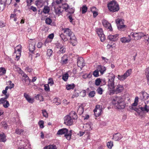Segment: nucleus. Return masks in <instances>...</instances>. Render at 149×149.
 <instances>
[{
    "label": "nucleus",
    "instance_id": "nucleus-43",
    "mask_svg": "<svg viewBox=\"0 0 149 149\" xmlns=\"http://www.w3.org/2000/svg\"><path fill=\"white\" fill-rule=\"evenodd\" d=\"M107 146L108 148L111 149L113 146V143L111 141L108 142L107 143Z\"/></svg>",
    "mask_w": 149,
    "mask_h": 149
},
{
    "label": "nucleus",
    "instance_id": "nucleus-51",
    "mask_svg": "<svg viewBox=\"0 0 149 149\" xmlns=\"http://www.w3.org/2000/svg\"><path fill=\"white\" fill-rule=\"evenodd\" d=\"M61 8L60 7L55 8V12L56 14H59L61 13Z\"/></svg>",
    "mask_w": 149,
    "mask_h": 149
},
{
    "label": "nucleus",
    "instance_id": "nucleus-26",
    "mask_svg": "<svg viewBox=\"0 0 149 149\" xmlns=\"http://www.w3.org/2000/svg\"><path fill=\"white\" fill-rule=\"evenodd\" d=\"M36 4L38 7H42L43 5V1L42 0H38L36 1Z\"/></svg>",
    "mask_w": 149,
    "mask_h": 149
},
{
    "label": "nucleus",
    "instance_id": "nucleus-31",
    "mask_svg": "<svg viewBox=\"0 0 149 149\" xmlns=\"http://www.w3.org/2000/svg\"><path fill=\"white\" fill-rule=\"evenodd\" d=\"M132 70L131 69H129L127 70L124 74V76L126 78L129 76L132 73Z\"/></svg>",
    "mask_w": 149,
    "mask_h": 149
},
{
    "label": "nucleus",
    "instance_id": "nucleus-54",
    "mask_svg": "<svg viewBox=\"0 0 149 149\" xmlns=\"http://www.w3.org/2000/svg\"><path fill=\"white\" fill-rule=\"evenodd\" d=\"M93 75L95 77H97L99 76V72L97 70H95L93 72Z\"/></svg>",
    "mask_w": 149,
    "mask_h": 149
},
{
    "label": "nucleus",
    "instance_id": "nucleus-56",
    "mask_svg": "<svg viewBox=\"0 0 149 149\" xmlns=\"http://www.w3.org/2000/svg\"><path fill=\"white\" fill-rule=\"evenodd\" d=\"M97 93L98 94L100 95H101L102 94V89L101 88L99 87L97 89Z\"/></svg>",
    "mask_w": 149,
    "mask_h": 149
},
{
    "label": "nucleus",
    "instance_id": "nucleus-21",
    "mask_svg": "<svg viewBox=\"0 0 149 149\" xmlns=\"http://www.w3.org/2000/svg\"><path fill=\"white\" fill-rule=\"evenodd\" d=\"M5 0H1L0 4V11H2L3 10L6 4L5 2Z\"/></svg>",
    "mask_w": 149,
    "mask_h": 149
},
{
    "label": "nucleus",
    "instance_id": "nucleus-17",
    "mask_svg": "<svg viewBox=\"0 0 149 149\" xmlns=\"http://www.w3.org/2000/svg\"><path fill=\"white\" fill-rule=\"evenodd\" d=\"M118 36V34L114 35H110L108 36V38L111 41H114L117 40Z\"/></svg>",
    "mask_w": 149,
    "mask_h": 149
},
{
    "label": "nucleus",
    "instance_id": "nucleus-55",
    "mask_svg": "<svg viewBox=\"0 0 149 149\" xmlns=\"http://www.w3.org/2000/svg\"><path fill=\"white\" fill-rule=\"evenodd\" d=\"M42 113L43 114V116L46 118L48 116V114L46 111L45 110H42Z\"/></svg>",
    "mask_w": 149,
    "mask_h": 149
},
{
    "label": "nucleus",
    "instance_id": "nucleus-22",
    "mask_svg": "<svg viewBox=\"0 0 149 149\" xmlns=\"http://www.w3.org/2000/svg\"><path fill=\"white\" fill-rule=\"evenodd\" d=\"M60 48V50L57 52V54L58 55H59L61 54H64L65 53V47H61Z\"/></svg>",
    "mask_w": 149,
    "mask_h": 149
},
{
    "label": "nucleus",
    "instance_id": "nucleus-46",
    "mask_svg": "<svg viewBox=\"0 0 149 149\" xmlns=\"http://www.w3.org/2000/svg\"><path fill=\"white\" fill-rule=\"evenodd\" d=\"M62 8L63 9H65L67 11H68V9L69 8V6L67 4L65 3L63 5Z\"/></svg>",
    "mask_w": 149,
    "mask_h": 149
},
{
    "label": "nucleus",
    "instance_id": "nucleus-38",
    "mask_svg": "<svg viewBox=\"0 0 149 149\" xmlns=\"http://www.w3.org/2000/svg\"><path fill=\"white\" fill-rule=\"evenodd\" d=\"M139 97H136L134 99V102L132 104V106H136L138 104V102Z\"/></svg>",
    "mask_w": 149,
    "mask_h": 149
},
{
    "label": "nucleus",
    "instance_id": "nucleus-52",
    "mask_svg": "<svg viewBox=\"0 0 149 149\" xmlns=\"http://www.w3.org/2000/svg\"><path fill=\"white\" fill-rule=\"evenodd\" d=\"M71 134L70 133H69L65 135V137L68 140H70L71 138Z\"/></svg>",
    "mask_w": 149,
    "mask_h": 149
},
{
    "label": "nucleus",
    "instance_id": "nucleus-7",
    "mask_svg": "<svg viewBox=\"0 0 149 149\" xmlns=\"http://www.w3.org/2000/svg\"><path fill=\"white\" fill-rule=\"evenodd\" d=\"M140 99L142 100H146L148 103L149 102V96L146 92L142 91L140 93Z\"/></svg>",
    "mask_w": 149,
    "mask_h": 149
},
{
    "label": "nucleus",
    "instance_id": "nucleus-41",
    "mask_svg": "<svg viewBox=\"0 0 149 149\" xmlns=\"http://www.w3.org/2000/svg\"><path fill=\"white\" fill-rule=\"evenodd\" d=\"M145 74L147 78L149 77V67L146 69L145 70Z\"/></svg>",
    "mask_w": 149,
    "mask_h": 149
},
{
    "label": "nucleus",
    "instance_id": "nucleus-20",
    "mask_svg": "<svg viewBox=\"0 0 149 149\" xmlns=\"http://www.w3.org/2000/svg\"><path fill=\"white\" fill-rule=\"evenodd\" d=\"M68 130L66 128H63L59 130L57 132L58 135H62L68 133Z\"/></svg>",
    "mask_w": 149,
    "mask_h": 149
},
{
    "label": "nucleus",
    "instance_id": "nucleus-6",
    "mask_svg": "<svg viewBox=\"0 0 149 149\" xmlns=\"http://www.w3.org/2000/svg\"><path fill=\"white\" fill-rule=\"evenodd\" d=\"M102 107L100 105H97L93 110L94 114L96 117L99 116L102 114Z\"/></svg>",
    "mask_w": 149,
    "mask_h": 149
},
{
    "label": "nucleus",
    "instance_id": "nucleus-8",
    "mask_svg": "<svg viewBox=\"0 0 149 149\" xmlns=\"http://www.w3.org/2000/svg\"><path fill=\"white\" fill-rule=\"evenodd\" d=\"M64 123L67 125H71L73 124V120L69 115L65 116L64 118Z\"/></svg>",
    "mask_w": 149,
    "mask_h": 149
},
{
    "label": "nucleus",
    "instance_id": "nucleus-23",
    "mask_svg": "<svg viewBox=\"0 0 149 149\" xmlns=\"http://www.w3.org/2000/svg\"><path fill=\"white\" fill-rule=\"evenodd\" d=\"M69 115L73 120H76L77 118V114L74 111H71Z\"/></svg>",
    "mask_w": 149,
    "mask_h": 149
},
{
    "label": "nucleus",
    "instance_id": "nucleus-16",
    "mask_svg": "<svg viewBox=\"0 0 149 149\" xmlns=\"http://www.w3.org/2000/svg\"><path fill=\"white\" fill-rule=\"evenodd\" d=\"M123 137V136L121 134L117 133L113 135V139L115 141H118L122 138Z\"/></svg>",
    "mask_w": 149,
    "mask_h": 149
},
{
    "label": "nucleus",
    "instance_id": "nucleus-18",
    "mask_svg": "<svg viewBox=\"0 0 149 149\" xmlns=\"http://www.w3.org/2000/svg\"><path fill=\"white\" fill-rule=\"evenodd\" d=\"M129 38L124 37L120 38V41L123 43L129 42L131 40V39L130 35H129Z\"/></svg>",
    "mask_w": 149,
    "mask_h": 149
},
{
    "label": "nucleus",
    "instance_id": "nucleus-32",
    "mask_svg": "<svg viewBox=\"0 0 149 149\" xmlns=\"http://www.w3.org/2000/svg\"><path fill=\"white\" fill-rule=\"evenodd\" d=\"M84 111V108L82 106L79 107L77 110L78 113L80 115L82 114Z\"/></svg>",
    "mask_w": 149,
    "mask_h": 149
},
{
    "label": "nucleus",
    "instance_id": "nucleus-63",
    "mask_svg": "<svg viewBox=\"0 0 149 149\" xmlns=\"http://www.w3.org/2000/svg\"><path fill=\"white\" fill-rule=\"evenodd\" d=\"M6 26V23L3 21H0V28H3Z\"/></svg>",
    "mask_w": 149,
    "mask_h": 149
},
{
    "label": "nucleus",
    "instance_id": "nucleus-19",
    "mask_svg": "<svg viewBox=\"0 0 149 149\" xmlns=\"http://www.w3.org/2000/svg\"><path fill=\"white\" fill-rule=\"evenodd\" d=\"M24 96L29 103H32L34 102V99L30 97L28 94L26 93H24Z\"/></svg>",
    "mask_w": 149,
    "mask_h": 149
},
{
    "label": "nucleus",
    "instance_id": "nucleus-62",
    "mask_svg": "<svg viewBox=\"0 0 149 149\" xmlns=\"http://www.w3.org/2000/svg\"><path fill=\"white\" fill-rule=\"evenodd\" d=\"M12 82L10 81H8V83L10 85V89H11L12 88H13L14 86V84L13 83L11 84Z\"/></svg>",
    "mask_w": 149,
    "mask_h": 149
},
{
    "label": "nucleus",
    "instance_id": "nucleus-39",
    "mask_svg": "<svg viewBox=\"0 0 149 149\" xmlns=\"http://www.w3.org/2000/svg\"><path fill=\"white\" fill-rule=\"evenodd\" d=\"M53 51L51 49H48L47 51V57L49 58L52 55Z\"/></svg>",
    "mask_w": 149,
    "mask_h": 149
},
{
    "label": "nucleus",
    "instance_id": "nucleus-36",
    "mask_svg": "<svg viewBox=\"0 0 149 149\" xmlns=\"http://www.w3.org/2000/svg\"><path fill=\"white\" fill-rule=\"evenodd\" d=\"M45 23L48 25H51L52 21L51 19L49 17L47 18L45 20Z\"/></svg>",
    "mask_w": 149,
    "mask_h": 149
},
{
    "label": "nucleus",
    "instance_id": "nucleus-27",
    "mask_svg": "<svg viewBox=\"0 0 149 149\" xmlns=\"http://www.w3.org/2000/svg\"><path fill=\"white\" fill-rule=\"evenodd\" d=\"M98 68L99 69V71L100 72L101 74H103L104 72L106 70V68L103 66L100 65L98 66Z\"/></svg>",
    "mask_w": 149,
    "mask_h": 149
},
{
    "label": "nucleus",
    "instance_id": "nucleus-33",
    "mask_svg": "<svg viewBox=\"0 0 149 149\" xmlns=\"http://www.w3.org/2000/svg\"><path fill=\"white\" fill-rule=\"evenodd\" d=\"M44 149H57L56 146L54 145H50L45 147Z\"/></svg>",
    "mask_w": 149,
    "mask_h": 149
},
{
    "label": "nucleus",
    "instance_id": "nucleus-61",
    "mask_svg": "<svg viewBox=\"0 0 149 149\" xmlns=\"http://www.w3.org/2000/svg\"><path fill=\"white\" fill-rule=\"evenodd\" d=\"M29 9L31 10H32L33 12H36L37 11V9L36 8L34 7L33 6H31L29 8Z\"/></svg>",
    "mask_w": 149,
    "mask_h": 149
},
{
    "label": "nucleus",
    "instance_id": "nucleus-44",
    "mask_svg": "<svg viewBox=\"0 0 149 149\" xmlns=\"http://www.w3.org/2000/svg\"><path fill=\"white\" fill-rule=\"evenodd\" d=\"M64 42L68 40V39L66 37L64 34H61L60 36Z\"/></svg>",
    "mask_w": 149,
    "mask_h": 149
},
{
    "label": "nucleus",
    "instance_id": "nucleus-5",
    "mask_svg": "<svg viewBox=\"0 0 149 149\" xmlns=\"http://www.w3.org/2000/svg\"><path fill=\"white\" fill-rule=\"evenodd\" d=\"M130 36H132V37L134 38V40H139L141 39L142 37H143L145 36H146V38L147 37V36H146L145 34L142 32L131 33Z\"/></svg>",
    "mask_w": 149,
    "mask_h": 149
},
{
    "label": "nucleus",
    "instance_id": "nucleus-1",
    "mask_svg": "<svg viewBox=\"0 0 149 149\" xmlns=\"http://www.w3.org/2000/svg\"><path fill=\"white\" fill-rule=\"evenodd\" d=\"M112 103L118 109H123L126 106L124 99L120 96H116L114 98Z\"/></svg>",
    "mask_w": 149,
    "mask_h": 149
},
{
    "label": "nucleus",
    "instance_id": "nucleus-60",
    "mask_svg": "<svg viewBox=\"0 0 149 149\" xmlns=\"http://www.w3.org/2000/svg\"><path fill=\"white\" fill-rule=\"evenodd\" d=\"M48 84H50V85H52L54 84V82L52 78H49V79Z\"/></svg>",
    "mask_w": 149,
    "mask_h": 149
},
{
    "label": "nucleus",
    "instance_id": "nucleus-57",
    "mask_svg": "<svg viewBox=\"0 0 149 149\" xmlns=\"http://www.w3.org/2000/svg\"><path fill=\"white\" fill-rule=\"evenodd\" d=\"M95 94V91H91L90 92L89 94V96L91 97H93L94 96Z\"/></svg>",
    "mask_w": 149,
    "mask_h": 149
},
{
    "label": "nucleus",
    "instance_id": "nucleus-13",
    "mask_svg": "<svg viewBox=\"0 0 149 149\" xmlns=\"http://www.w3.org/2000/svg\"><path fill=\"white\" fill-rule=\"evenodd\" d=\"M21 75L22 77V81L23 83L29 84L31 80L29 79L28 76L24 73H22Z\"/></svg>",
    "mask_w": 149,
    "mask_h": 149
},
{
    "label": "nucleus",
    "instance_id": "nucleus-12",
    "mask_svg": "<svg viewBox=\"0 0 149 149\" xmlns=\"http://www.w3.org/2000/svg\"><path fill=\"white\" fill-rule=\"evenodd\" d=\"M102 23L104 27L107 28L110 31H111L112 30L111 24L109 23L107 20L104 19H103L102 20Z\"/></svg>",
    "mask_w": 149,
    "mask_h": 149
},
{
    "label": "nucleus",
    "instance_id": "nucleus-42",
    "mask_svg": "<svg viewBox=\"0 0 149 149\" xmlns=\"http://www.w3.org/2000/svg\"><path fill=\"white\" fill-rule=\"evenodd\" d=\"M92 75L90 74H86L83 75L82 76L83 78L86 79L87 78H90L91 77Z\"/></svg>",
    "mask_w": 149,
    "mask_h": 149
},
{
    "label": "nucleus",
    "instance_id": "nucleus-15",
    "mask_svg": "<svg viewBox=\"0 0 149 149\" xmlns=\"http://www.w3.org/2000/svg\"><path fill=\"white\" fill-rule=\"evenodd\" d=\"M124 89L123 86L120 84L118 85L115 90H113V91L116 92V93L122 92Z\"/></svg>",
    "mask_w": 149,
    "mask_h": 149
},
{
    "label": "nucleus",
    "instance_id": "nucleus-14",
    "mask_svg": "<svg viewBox=\"0 0 149 149\" xmlns=\"http://www.w3.org/2000/svg\"><path fill=\"white\" fill-rule=\"evenodd\" d=\"M77 65L81 68H82L85 65V63H84V60L83 58L79 57L78 58Z\"/></svg>",
    "mask_w": 149,
    "mask_h": 149
},
{
    "label": "nucleus",
    "instance_id": "nucleus-34",
    "mask_svg": "<svg viewBox=\"0 0 149 149\" xmlns=\"http://www.w3.org/2000/svg\"><path fill=\"white\" fill-rule=\"evenodd\" d=\"M75 85L74 84H68L66 86V88L68 90L73 89Z\"/></svg>",
    "mask_w": 149,
    "mask_h": 149
},
{
    "label": "nucleus",
    "instance_id": "nucleus-11",
    "mask_svg": "<svg viewBox=\"0 0 149 149\" xmlns=\"http://www.w3.org/2000/svg\"><path fill=\"white\" fill-rule=\"evenodd\" d=\"M22 48V46L21 45H18L15 48V53H16V52H19V54H17L16 55V58L17 61H18L19 58V57L21 55V50Z\"/></svg>",
    "mask_w": 149,
    "mask_h": 149
},
{
    "label": "nucleus",
    "instance_id": "nucleus-59",
    "mask_svg": "<svg viewBox=\"0 0 149 149\" xmlns=\"http://www.w3.org/2000/svg\"><path fill=\"white\" fill-rule=\"evenodd\" d=\"M67 12H68L70 14H73L74 13V10L73 8H71V9L69 8V9H68Z\"/></svg>",
    "mask_w": 149,
    "mask_h": 149
},
{
    "label": "nucleus",
    "instance_id": "nucleus-64",
    "mask_svg": "<svg viewBox=\"0 0 149 149\" xmlns=\"http://www.w3.org/2000/svg\"><path fill=\"white\" fill-rule=\"evenodd\" d=\"M2 126L4 128L6 129L7 128V125L5 122H2Z\"/></svg>",
    "mask_w": 149,
    "mask_h": 149
},
{
    "label": "nucleus",
    "instance_id": "nucleus-10",
    "mask_svg": "<svg viewBox=\"0 0 149 149\" xmlns=\"http://www.w3.org/2000/svg\"><path fill=\"white\" fill-rule=\"evenodd\" d=\"M97 34L100 37V40L102 42L104 41L105 39V36L103 34V31L102 29L99 28L97 29Z\"/></svg>",
    "mask_w": 149,
    "mask_h": 149
},
{
    "label": "nucleus",
    "instance_id": "nucleus-3",
    "mask_svg": "<svg viewBox=\"0 0 149 149\" xmlns=\"http://www.w3.org/2000/svg\"><path fill=\"white\" fill-rule=\"evenodd\" d=\"M107 6L109 10L112 12H117L119 10L118 4L114 1L110 2L108 4Z\"/></svg>",
    "mask_w": 149,
    "mask_h": 149
},
{
    "label": "nucleus",
    "instance_id": "nucleus-50",
    "mask_svg": "<svg viewBox=\"0 0 149 149\" xmlns=\"http://www.w3.org/2000/svg\"><path fill=\"white\" fill-rule=\"evenodd\" d=\"M101 82V80L100 78L97 79L95 81V84L97 86H99Z\"/></svg>",
    "mask_w": 149,
    "mask_h": 149
},
{
    "label": "nucleus",
    "instance_id": "nucleus-4",
    "mask_svg": "<svg viewBox=\"0 0 149 149\" xmlns=\"http://www.w3.org/2000/svg\"><path fill=\"white\" fill-rule=\"evenodd\" d=\"M115 78V75L114 74H111L109 77V80L108 81L107 86L108 88L109 89L112 90V91L116 86V84L114 82Z\"/></svg>",
    "mask_w": 149,
    "mask_h": 149
},
{
    "label": "nucleus",
    "instance_id": "nucleus-49",
    "mask_svg": "<svg viewBox=\"0 0 149 149\" xmlns=\"http://www.w3.org/2000/svg\"><path fill=\"white\" fill-rule=\"evenodd\" d=\"M36 97L40 101H43L44 98L42 96L41 94H38L37 95Z\"/></svg>",
    "mask_w": 149,
    "mask_h": 149
},
{
    "label": "nucleus",
    "instance_id": "nucleus-24",
    "mask_svg": "<svg viewBox=\"0 0 149 149\" xmlns=\"http://www.w3.org/2000/svg\"><path fill=\"white\" fill-rule=\"evenodd\" d=\"M140 109L143 112L146 111V112H148L149 111V106L145 104L144 107H141Z\"/></svg>",
    "mask_w": 149,
    "mask_h": 149
},
{
    "label": "nucleus",
    "instance_id": "nucleus-35",
    "mask_svg": "<svg viewBox=\"0 0 149 149\" xmlns=\"http://www.w3.org/2000/svg\"><path fill=\"white\" fill-rule=\"evenodd\" d=\"M53 103H55L56 105H58L61 104L60 100L57 98H55L53 100Z\"/></svg>",
    "mask_w": 149,
    "mask_h": 149
},
{
    "label": "nucleus",
    "instance_id": "nucleus-30",
    "mask_svg": "<svg viewBox=\"0 0 149 149\" xmlns=\"http://www.w3.org/2000/svg\"><path fill=\"white\" fill-rule=\"evenodd\" d=\"M6 136L5 134L3 133L2 134H0V141L5 142L6 141Z\"/></svg>",
    "mask_w": 149,
    "mask_h": 149
},
{
    "label": "nucleus",
    "instance_id": "nucleus-58",
    "mask_svg": "<svg viewBox=\"0 0 149 149\" xmlns=\"http://www.w3.org/2000/svg\"><path fill=\"white\" fill-rule=\"evenodd\" d=\"M45 90L46 91H49V88L48 84H46L44 85Z\"/></svg>",
    "mask_w": 149,
    "mask_h": 149
},
{
    "label": "nucleus",
    "instance_id": "nucleus-48",
    "mask_svg": "<svg viewBox=\"0 0 149 149\" xmlns=\"http://www.w3.org/2000/svg\"><path fill=\"white\" fill-rule=\"evenodd\" d=\"M87 10V7L86 6H83L82 7L81 10L82 13L83 14L85 13Z\"/></svg>",
    "mask_w": 149,
    "mask_h": 149
},
{
    "label": "nucleus",
    "instance_id": "nucleus-2",
    "mask_svg": "<svg viewBox=\"0 0 149 149\" xmlns=\"http://www.w3.org/2000/svg\"><path fill=\"white\" fill-rule=\"evenodd\" d=\"M63 30L64 31L65 34L70 37L71 43L73 46L75 45L77 43L76 38L71 30L68 28H64Z\"/></svg>",
    "mask_w": 149,
    "mask_h": 149
},
{
    "label": "nucleus",
    "instance_id": "nucleus-53",
    "mask_svg": "<svg viewBox=\"0 0 149 149\" xmlns=\"http://www.w3.org/2000/svg\"><path fill=\"white\" fill-rule=\"evenodd\" d=\"M24 130L22 129H16L15 130V132L17 134H20L21 133L23 132Z\"/></svg>",
    "mask_w": 149,
    "mask_h": 149
},
{
    "label": "nucleus",
    "instance_id": "nucleus-9",
    "mask_svg": "<svg viewBox=\"0 0 149 149\" xmlns=\"http://www.w3.org/2000/svg\"><path fill=\"white\" fill-rule=\"evenodd\" d=\"M124 20L122 19H118L116 20V23L117 24L118 29H121L125 27V25L124 24Z\"/></svg>",
    "mask_w": 149,
    "mask_h": 149
},
{
    "label": "nucleus",
    "instance_id": "nucleus-29",
    "mask_svg": "<svg viewBox=\"0 0 149 149\" xmlns=\"http://www.w3.org/2000/svg\"><path fill=\"white\" fill-rule=\"evenodd\" d=\"M3 101H4L2 103H1V104H3V106L4 108H8L10 105L9 102L6 100H4V99Z\"/></svg>",
    "mask_w": 149,
    "mask_h": 149
},
{
    "label": "nucleus",
    "instance_id": "nucleus-47",
    "mask_svg": "<svg viewBox=\"0 0 149 149\" xmlns=\"http://www.w3.org/2000/svg\"><path fill=\"white\" fill-rule=\"evenodd\" d=\"M118 78L120 81H123L126 79L124 75H118Z\"/></svg>",
    "mask_w": 149,
    "mask_h": 149
},
{
    "label": "nucleus",
    "instance_id": "nucleus-28",
    "mask_svg": "<svg viewBox=\"0 0 149 149\" xmlns=\"http://www.w3.org/2000/svg\"><path fill=\"white\" fill-rule=\"evenodd\" d=\"M35 45L34 43L30 44L29 45V50L31 53H33L35 49Z\"/></svg>",
    "mask_w": 149,
    "mask_h": 149
},
{
    "label": "nucleus",
    "instance_id": "nucleus-40",
    "mask_svg": "<svg viewBox=\"0 0 149 149\" xmlns=\"http://www.w3.org/2000/svg\"><path fill=\"white\" fill-rule=\"evenodd\" d=\"M44 122L43 120H40L39 121L38 124L40 128H43L44 127Z\"/></svg>",
    "mask_w": 149,
    "mask_h": 149
},
{
    "label": "nucleus",
    "instance_id": "nucleus-37",
    "mask_svg": "<svg viewBox=\"0 0 149 149\" xmlns=\"http://www.w3.org/2000/svg\"><path fill=\"white\" fill-rule=\"evenodd\" d=\"M6 72V70L3 67L0 68V75H3Z\"/></svg>",
    "mask_w": 149,
    "mask_h": 149
},
{
    "label": "nucleus",
    "instance_id": "nucleus-45",
    "mask_svg": "<svg viewBox=\"0 0 149 149\" xmlns=\"http://www.w3.org/2000/svg\"><path fill=\"white\" fill-rule=\"evenodd\" d=\"M68 77V73H66L63 76L62 79L64 81H66L67 80Z\"/></svg>",
    "mask_w": 149,
    "mask_h": 149
},
{
    "label": "nucleus",
    "instance_id": "nucleus-25",
    "mask_svg": "<svg viewBox=\"0 0 149 149\" xmlns=\"http://www.w3.org/2000/svg\"><path fill=\"white\" fill-rule=\"evenodd\" d=\"M50 9L49 7L47 6H45L42 12H43L44 14H48L50 11Z\"/></svg>",
    "mask_w": 149,
    "mask_h": 149
}]
</instances>
